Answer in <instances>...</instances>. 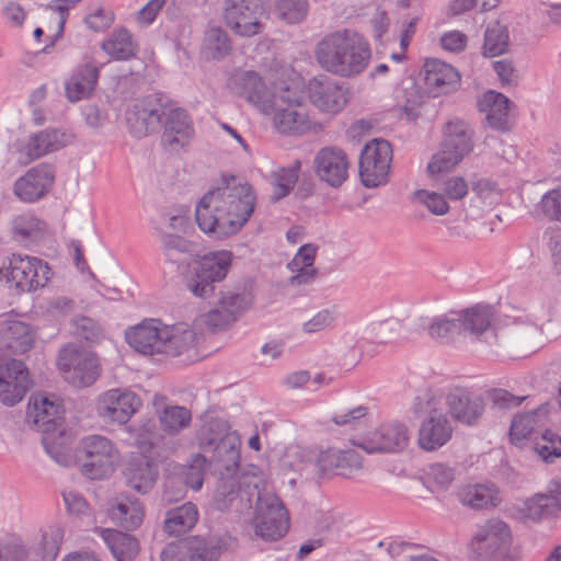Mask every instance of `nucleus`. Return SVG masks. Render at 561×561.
<instances>
[{"label":"nucleus","instance_id":"obj_1","mask_svg":"<svg viewBox=\"0 0 561 561\" xmlns=\"http://www.w3.org/2000/svg\"><path fill=\"white\" fill-rule=\"evenodd\" d=\"M224 186L207 192L198 202L195 219L198 228L216 240L236 234L252 216L256 196L248 183Z\"/></svg>","mask_w":561,"mask_h":561},{"label":"nucleus","instance_id":"obj_2","mask_svg":"<svg viewBox=\"0 0 561 561\" xmlns=\"http://www.w3.org/2000/svg\"><path fill=\"white\" fill-rule=\"evenodd\" d=\"M370 55L368 42L353 30H340L328 34L314 49L319 66L343 78L360 75L367 68Z\"/></svg>","mask_w":561,"mask_h":561},{"label":"nucleus","instance_id":"obj_3","mask_svg":"<svg viewBox=\"0 0 561 561\" xmlns=\"http://www.w3.org/2000/svg\"><path fill=\"white\" fill-rule=\"evenodd\" d=\"M195 332L187 325H167L157 319H146L128 329L125 340L144 355L179 356L195 345Z\"/></svg>","mask_w":561,"mask_h":561},{"label":"nucleus","instance_id":"obj_4","mask_svg":"<svg viewBox=\"0 0 561 561\" xmlns=\"http://www.w3.org/2000/svg\"><path fill=\"white\" fill-rule=\"evenodd\" d=\"M267 114H274V126L282 134H305L311 127L304 95L297 88L285 87L272 95Z\"/></svg>","mask_w":561,"mask_h":561},{"label":"nucleus","instance_id":"obj_5","mask_svg":"<svg viewBox=\"0 0 561 561\" xmlns=\"http://www.w3.org/2000/svg\"><path fill=\"white\" fill-rule=\"evenodd\" d=\"M511 543L510 526L493 517L477 527L470 541V550L481 561H516L508 554Z\"/></svg>","mask_w":561,"mask_h":561},{"label":"nucleus","instance_id":"obj_6","mask_svg":"<svg viewBox=\"0 0 561 561\" xmlns=\"http://www.w3.org/2000/svg\"><path fill=\"white\" fill-rule=\"evenodd\" d=\"M57 366L64 379L77 388L90 387L101 375V364L98 355L72 343L60 348Z\"/></svg>","mask_w":561,"mask_h":561},{"label":"nucleus","instance_id":"obj_7","mask_svg":"<svg viewBox=\"0 0 561 561\" xmlns=\"http://www.w3.org/2000/svg\"><path fill=\"white\" fill-rule=\"evenodd\" d=\"M232 263V253L227 250L205 254L196 262L187 276L185 286L195 297L207 299L214 295L215 286L225 279Z\"/></svg>","mask_w":561,"mask_h":561},{"label":"nucleus","instance_id":"obj_8","mask_svg":"<svg viewBox=\"0 0 561 561\" xmlns=\"http://www.w3.org/2000/svg\"><path fill=\"white\" fill-rule=\"evenodd\" d=\"M64 410L60 404L43 394H33L27 408V421L43 433L42 443L46 451L61 463L57 453H54L57 436L64 433Z\"/></svg>","mask_w":561,"mask_h":561},{"label":"nucleus","instance_id":"obj_9","mask_svg":"<svg viewBox=\"0 0 561 561\" xmlns=\"http://www.w3.org/2000/svg\"><path fill=\"white\" fill-rule=\"evenodd\" d=\"M53 271L42 259L13 253L8 259L7 279L23 293H33L47 285Z\"/></svg>","mask_w":561,"mask_h":561},{"label":"nucleus","instance_id":"obj_10","mask_svg":"<svg viewBox=\"0 0 561 561\" xmlns=\"http://www.w3.org/2000/svg\"><path fill=\"white\" fill-rule=\"evenodd\" d=\"M392 160L391 145L385 139H373L360 152L358 172L365 187L371 188L385 184Z\"/></svg>","mask_w":561,"mask_h":561},{"label":"nucleus","instance_id":"obj_11","mask_svg":"<svg viewBox=\"0 0 561 561\" xmlns=\"http://www.w3.org/2000/svg\"><path fill=\"white\" fill-rule=\"evenodd\" d=\"M255 496V535L266 541L283 538L289 529V516L284 504L274 494Z\"/></svg>","mask_w":561,"mask_h":561},{"label":"nucleus","instance_id":"obj_12","mask_svg":"<svg viewBox=\"0 0 561 561\" xmlns=\"http://www.w3.org/2000/svg\"><path fill=\"white\" fill-rule=\"evenodd\" d=\"M225 21L237 35L251 37L263 31L266 0H226Z\"/></svg>","mask_w":561,"mask_h":561},{"label":"nucleus","instance_id":"obj_13","mask_svg":"<svg viewBox=\"0 0 561 561\" xmlns=\"http://www.w3.org/2000/svg\"><path fill=\"white\" fill-rule=\"evenodd\" d=\"M84 456L82 472L91 480H102L114 472L117 450L112 442L101 435H90L81 442Z\"/></svg>","mask_w":561,"mask_h":561},{"label":"nucleus","instance_id":"obj_14","mask_svg":"<svg viewBox=\"0 0 561 561\" xmlns=\"http://www.w3.org/2000/svg\"><path fill=\"white\" fill-rule=\"evenodd\" d=\"M256 485L236 477L222 478L218 481L214 496V508L219 512H234L243 515L252 510L253 497L257 495Z\"/></svg>","mask_w":561,"mask_h":561},{"label":"nucleus","instance_id":"obj_15","mask_svg":"<svg viewBox=\"0 0 561 561\" xmlns=\"http://www.w3.org/2000/svg\"><path fill=\"white\" fill-rule=\"evenodd\" d=\"M495 337L504 347L516 355L526 356L539 350L543 344V328L540 323L517 319Z\"/></svg>","mask_w":561,"mask_h":561},{"label":"nucleus","instance_id":"obj_16","mask_svg":"<svg viewBox=\"0 0 561 561\" xmlns=\"http://www.w3.org/2000/svg\"><path fill=\"white\" fill-rule=\"evenodd\" d=\"M141 405V399L135 392L115 388L100 396L96 411L105 421L126 424Z\"/></svg>","mask_w":561,"mask_h":561},{"label":"nucleus","instance_id":"obj_17","mask_svg":"<svg viewBox=\"0 0 561 561\" xmlns=\"http://www.w3.org/2000/svg\"><path fill=\"white\" fill-rule=\"evenodd\" d=\"M314 472L319 479L341 476L351 478L362 469V457L353 448L339 449L330 447L319 453L316 458Z\"/></svg>","mask_w":561,"mask_h":561},{"label":"nucleus","instance_id":"obj_18","mask_svg":"<svg viewBox=\"0 0 561 561\" xmlns=\"http://www.w3.org/2000/svg\"><path fill=\"white\" fill-rule=\"evenodd\" d=\"M168 105L161 99L148 96L136 102L127 113V124L136 138H142L161 127L162 116L167 114Z\"/></svg>","mask_w":561,"mask_h":561},{"label":"nucleus","instance_id":"obj_19","mask_svg":"<svg viewBox=\"0 0 561 561\" xmlns=\"http://www.w3.org/2000/svg\"><path fill=\"white\" fill-rule=\"evenodd\" d=\"M307 89L311 103L321 112L335 114L347 103L346 89L325 75L313 77Z\"/></svg>","mask_w":561,"mask_h":561},{"label":"nucleus","instance_id":"obj_20","mask_svg":"<svg viewBox=\"0 0 561 561\" xmlns=\"http://www.w3.org/2000/svg\"><path fill=\"white\" fill-rule=\"evenodd\" d=\"M55 168L49 163H41L19 178L13 186L14 195L22 202L33 203L44 197L53 187Z\"/></svg>","mask_w":561,"mask_h":561},{"label":"nucleus","instance_id":"obj_21","mask_svg":"<svg viewBox=\"0 0 561 561\" xmlns=\"http://www.w3.org/2000/svg\"><path fill=\"white\" fill-rule=\"evenodd\" d=\"M409 432L401 423H388L369 432L363 437L358 447L366 453H397L403 450L409 443Z\"/></svg>","mask_w":561,"mask_h":561},{"label":"nucleus","instance_id":"obj_22","mask_svg":"<svg viewBox=\"0 0 561 561\" xmlns=\"http://www.w3.org/2000/svg\"><path fill=\"white\" fill-rule=\"evenodd\" d=\"M431 415L423 421L419 430V445L422 449L433 451L444 446L453 434V427L443 413H437L434 408L436 399L432 391L425 393Z\"/></svg>","mask_w":561,"mask_h":561},{"label":"nucleus","instance_id":"obj_23","mask_svg":"<svg viewBox=\"0 0 561 561\" xmlns=\"http://www.w3.org/2000/svg\"><path fill=\"white\" fill-rule=\"evenodd\" d=\"M317 176L331 187H340L348 178L350 161L345 151L337 147H324L314 157Z\"/></svg>","mask_w":561,"mask_h":561},{"label":"nucleus","instance_id":"obj_24","mask_svg":"<svg viewBox=\"0 0 561 561\" xmlns=\"http://www.w3.org/2000/svg\"><path fill=\"white\" fill-rule=\"evenodd\" d=\"M27 368L19 359H0V402L13 407L27 390Z\"/></svg>","mask_w":561,"mask_h":561},{"label":"nucleus","instance_id":"obj_25","mask_svg":"<svg viewBox=\"0 0 561 561\" xmlns=\"http://www.w3.org/2000/svg\"><path fill=\"white\" fill-rule=\"evenodd\" d=\"M423 72L425 90L432 98L453 93L460 85V75L456 68L439 59H426Z\"/></svg>","mask_w":561,"mask_h":561},{"label":"nucleus","instance_id":"obj_26","mask_svg":"<svg viewBox=\"0 0 561 561\" xmlns=\"http://www.w3.org/2000/svg\"><path fill=\"white\" fill-rule=\"evenodd\" d=\"M446 405L451 417L463 424L474 425L484 412L481 397L465 388H454L446 396Z\"/></svg>","mask_w":561,"mask_h":561},{"label":"nucleus","instance_id":"obj_27","mask_svg":"<svg viewBox=\"0 0 561 561\" xmlns=\"http://www.w3.org/2000/svg\"><path fill=\"white\" fill-rule=\"evenodd\" d=\"M162 144L171 151L183 149L193 136V126L184 108L168 106Z\"/></svg>","mask_w":561,"mask_h":561},{"label":"nucleus","instance_id":"obj_28","mask_svg":"<svg viewBox=\"0 0 561 561\" xmlns=\"http://www.w3.org/2000/svg\"><path fill=\"white\" fill-rule=\"evenodd\" d=\"M233 92L259 107L263 113H268L272 106V95L266 91L261 77L254 71H242L231 79Z\"/></svg>","mask_w":561,"mask_h":561},{"label":"nucleus","instance_id":"obj_29","mask_svg":"<svg viewBox=\"0 0 561 561\" xmlns=\"http://www.w3.org/2000/svg\"><path fill=\"white\" fill-rule=\"evenodd\" d=\"M549 404L545 403L526 413L517 414L511 424V442L520 446L525 439L535 438L548 423Z\"/></svg>","mask_w":561,"mask_h":561},{"label":"nucleus","instance_id":"obj_30","mask_svg":"<svg viewBox=\"0 0 561 561\" xmlns=\"http://www.w3.org/2000/svg\"><path fill=\"white\" fill-rule=\"evenodd\" d=\"M69 141L70 136L58 128H47L33 134L22 151L27 158L25 163L57 151L67 146Z\"/></svg>","mask_w":561,"mask_h":561},{"label":"nucleus","instance_id":"obj_31","mask_svg":"<svg viewBox=\"0 0 561 561\" xmlns=\"http://www.w3.org/2000/svg\"><path fill=\"white\" fill-rule=\"evenodd\" d=\"M236 539L228 535H216L208 538L187 537L191 561H218L224 551L230 549Z\"/></svg>","mask_w":561,"mask_h":561},{"label":"nucleus","instance_id":"obj_32","mask_svg":"<svg viewBox=\"0 0 561 561\" xmlns=\"http://www.w3.org/2000/svg\"><path fill=\"white\" fill-rule=\"evenodd\" d=\"M99 73V67L93 62L78 66L65 83L67 99L70 102H78L89 98L96 88Z\"/></svg>","mask_w":561,"mask_h":561},{"label":"nucleus","instance_id":"obj_33","mask_svg":"<svg viewBox=\"0 0 561 561\" xmlns=\"http://www.w3.org/2000/svg\"><path fill=\"white\" fill-rule=\"evenodd\" d=\"M462 330L476 337L488 333L496 320V310L491 305L477 304L458 311Z\"/></svg>","mask_w":561,"mask_h":561},{"label":"nucleus","instance_id":"obj_34","mask_svg":"<svg viewBox=\"0 0 561 561\" xmlns=\"http://www.w3.org/2000/svg\"><path fill=\"white\" fill-rule=\"evenodd\" d=\"M145 510L140 501L128 495H119L108 510L110 518L127 530L138 528L144 519Z\"/></svg>","mask_w":561,"mask_h":561},{"label":"nucleus","instance_id":"obj_35","mask_svg":"<svg viewBox=\"0 0 561 561\" xmlns=\"http://www.w3.org/2000/svg\"><path fill=\"white\" fill-rule=\"evenodd\" d=\"M124 476L129 488L146 494L156 483L158 469L150 459L142 456L127 463Z\"/></svg>","mask_w":561,"mask_h":561},{"label":"nucleus","instance_id":"obj_36","mask_svg":"<svg viewBox=\"0 0 561 561\" xmlns=\"http://www.w3.org/2000/svg\"><path fill=\"white\" fill-rule=\"evenodd\" d=\"M473 131L467 123L460 119L450 121L445 125L442 148H447L461 159L468 156L473 149Z\"/></svg>","mask_w":561,"mask_h":561},{"label":"nucleus","instance_id":"obj_37","mask_svg":"<svg viewBox=\"0 0 561 561\" xmlns=\"http://www.w3.org/2000/svg\"><path fill=\"white\" fill-rule=\"evenodd\" d=\"M198 520V511L195 504L186 502L178 507L167 511L163 520V530L169 536L179 537L190 531Z\"/></svg>","mask_w":561,"mask_h":561},{"label":"nucleus","instance_id":"obj_38","mask_svg":"<svg viewBox=\"0 0 561 561\" xmlns=\"http://www.w3.org/2000/svg\"><path fill=\"white\" fill-rule=\"evenodd\" d=\"M458 497L461 504L474 510L495 507L501 502L499 490L492 483L467 485L459 491Z\"/></svg>","mask_w":561,"mask_h":561},{"label":"nucleus","instance_id":"obj_39","mask_svg":"<svg viewBox=\"0 0 561 561\" xmlns=\"http://www.w3.org/2000/svg\"><path fill=\"white\" fill-rule=\"evenodd\" d=\"M11 226L13 240L24 245L43 239L47 229L46 222L31 213L15 216Z\"/></svg>","mask_w":561,"mask_h":561},{"label":"nucleus","instance_id":"obj_40","mask_svg":"<svg viewBox=\"0 0 561 561\" xmlns=\"http://www.w3.org/2000/svg\"><path fill=\"white\" fill-rule=\"evenodd\" d=\"M157 400L158 397H156L154 400L157 416L161 430L165 434L174 436L191 426L192 413L187 408L173 404H165L162 408H159Z\"/></svg>","mask_w":561,"mask_h":561},{"label":"nucleus","instance_id":"obj_41","mask_svg":"<svg viewBox=\"0 0 561 561\" xmlns=\"http://www.w3.org/2000/svg\"><path fill=\"white\" fill-rule=\"evenodd\" d=\"M1 343L13 354H24L33 347L34 336L28 324L12 320L2 330Z\"/></svg>","mask_w":561,"mask_h":561},{"label":"nucleus","instance_id":"obj_42","mask_svg":"<svg viewBox=\"0 0 561 561\" xmlns=\"http://www.w3.org/2000/svg\"><path fill=\"white\" fill-rule=\"evenodd\" d=\"M103 539L116 561H133L139 552L138 540L126 533L104 529Z\"/></svg>","mask_w":561,"mask_h":561},{"label":"nucleus","instance_id":"obj_43","mask_svg":"<svg viewBox=\"0 0 561 561\" xmlns=\"http://www.w3.org/2000/svg\"><path fill=\"white\" fill-rule=\"evenodd\" d=\"M510 104L508 98L500 92L488 91L484 93L481 106L488 107L486 121L492 128L497 130L507 128Z\"/></svg>","mask_w":561,"mask_h":561},{"label":"nucleus","instance_id":"obj_44","mask_svg":"<svg viewBox=\"0 0 561 561\" xmlns=\"http://www.w3.org/2000/svg\"><path fill=\"white\" fill-rule=\"evenodd\" d=\"M254 295L245 287H229L220 290L217 304L238 320L253 304Z\"/></svg>","mask_w":561,"mask_h":561},{"label":"nucleus","instance_id":"obj_45","mask_svg":"<svg viewBox=\"0 0 561 561\" xmlns=\"http://www.w3.org/2000/svg\"><path fill=\"white\" fill-rule=\"evenodd\" d=\"M101 48L115 60H128L136 56L137 46L126 28L114 31Z\"/></svg>","mask_w":561,"mask_h":561},{"label":"nucleus","instance_id":"obj_46","mask_svg":"<svg viewBox=\"0 0 561 561\" xmlns=\"http://www.w3.org/2000/svg\"><path fill=\"white\" fill-rule=\"evenodd\" d=\"M428 335L440 344H454L460 341L463 330L459 314L456 318L440 316L428 325Z\"/></svg>","mask_w":561,"mask_h":561},{"label":"nucleus","instance_id":"obj_47","mask_svg":"<svg viewBox=\"0 0 561 561\" xmlns=\"http://www.w3.org/2000/svg\"><path fill=\"white\" fill-rule=\"evenodd\" d=\"M240 437L236 432L226 435L214 448H209L211 460L221 462L227 471L239 466Z\"/></svg>","mask_w":561,"mask_h":561},{"label":"nucleus","instance_id":"obj_48","mask_svg":"<svg viewBox=\"0 0 561 561\" xmlns=\"http://www.w3.org/2000/svg\"><path fill=\"white\" fill-rule=\"evenodd\" d=\"M162 247L168 262L180 266H186L193 256V245L186 239L165 234L162 237Z\"/></svg>","mask_w":561,"mask_h":561},{"label":"nucleus","instance_id":"obj_49","mask_svg":"<svg viewBox=\"0 0 561 561\" xmlns=\"http://www.w3.org/2000/svg\"><path fill=\"white\" fill-rule=\"evenodd\" d=\"M300 168L301 162L295 160L288 167L279 168L273 172L272 201L277 202L289 194L298 181Z\"/></svg>","mask_w":561,"mask_h":561},{"label":"nucleus","instance_id":"obj_50","mask_svg":"<svg viewBox=\"0 0 561 561\" xmlns=\"http://www.w3.org/2000/svg\"><path fill=\"white\" fill-rule=\"evenodd\" d=\"M230 432V425L226 420L210 419L198 431V445L204 453H208L209 448H214Z\"/></svg>","mask_w":561,"mask_h":561},{"label":"nucleus","instance_id":"obj_51","mask_svg":"<svg viewBox=\"0 0 561 561\" xmlns=\"http://www.w3.org/2000/svg\"><path fill=\"white\" fill-rule=\"evenodd\" d=\"M531 448L542 461L551 463L561 457V435L543 430L539 437H535Z\"/></svg>","mask_w":561,"mask_h":561},{"label":"nucleus","instance_id":"obj_52","mask_svg":"<svg viewBox=\"0 0 561 561\" xmlns=\"http://www.w3.org/2000/svg\"><path fill=\"white\" fill-rule=\"evenodd\" d=\"M510 36L507 27L495 22L488 25L484 33L483 55L494 57L506 53Z\"/></svg>","mask_w":561,"mask_h":561},{"label":"nucleus","instance_id":"obj_53","mask_svg":"<svg viewBox=\"0 0 561 561\" xmlns=\"http://www.w3.org/2000/svg\"><path fill=\"white\" fill-rule=\"evenodd\" d=\"M64 540V529L54 525L48 527L42 535V540L36 548L39 561H55Z\"/></svg>","mask_w":561,"mask_h":561},{"label":"nucleus","instance_id":"obj_54","mask_svg":"<svg viewBox=\"0 0 561 561\" xmlns=\"http://www.w3.org/2000/svg\"><path fill=\"white\" fill-rule=\"evenodd\" d=\"M308 8L307 0H277L274 13L286 24H298L306 19Z\"/></svg>","mask_w":561,"mask_h":561},{"label":"nucleus","instance_id":"obj_55","mask_svg":"<svg viewBox=\"0 0 561 561\" xmlns=\"http://www.w3.org/2000/svg\"><path fill=\"white\" fill-rule=\"evenodd\" d=\"M205 46L213 59H221L231 49L228 35L220 27H210L206 32Z\"/></svg>","mask_w":561,"mask_h":561},{"label":"nucleus","instance_id":"obj_56","mask_svg":"<svg viewBox=\"0 0 561 561\" xmlns=\"http://www.w3.org/2000/svg\"><path fill=\"white\" fill-rule=\"evenodd\" d=\"M73 332L77 337L89 343H98L103 337L100 324L92 318L80 316L72 320Z\"/></svg>","mask_w":561,"mask_h":561},{"label":"nucleus","instance_id":"obj_57","mask_svg":"<svg viewBox=\"0 0 561 561\" xmlns=\"http://www.w3.org/2000/svg\"><path fill=\"white\" fill-rule=\"evenodd\" d=\"M461 156L456 154L447 148L440 150L432 157V160L427 164V172L434 176L436 174L451 171L461 161Z\"/></svg>","mask_w":561,"mask_h":561},{"label":"nucleus","instance_id":"obj_58","mask_svg":"<svg viewBox=\"0 0 561 561\" xmlns=\"http://www.w3.org/2000/svg\"><path fill=\"white\" fill-rule=\"evenodd\" d=\"M523 516L530 520H539L553 513L549 499L546 494H536L527 499L520 508Z\"/></svg>","mask_w":561,"mask_h":561},{"label":"nucleus","instance_id":"obj_59","mask_svg":"<svg viewBox=\"0 0 561 561\" xmlns=\"http://www.w3.org/2000/svg\"><path fill=\"white\" fill-rule=\"evenodd\" d=\"M202 321L209 331L219 332L228 329L237 320L216 302L213 309L202 316Z\"/></svg>","mask_w":561,"mask_h":561},{"label":"nucleus","instance_id":"obj_60","mask_svg":"<svg viewBox=\"0 0 561 561\" xmlns=\"http://www.w3.org/2000/svg\"><path fill=\"white\" fill-rule=\"evenodd\" d=\"M414 198L435 216L446 215L449 210V206L444 196L438 193L417 190L414 192Z\"/></svg>","mask_w":561,"mask_h":561},{"label":"nucleus","instance_id":"obj_61","mask_svg":"<svg viewBox=\"0 0 561 561\" xmlns=\"http://www.w3.org/2000/svg\"><path fill=\"white\" fill-rule=\"evenodd\" d=\"M205 468L206 458L201 454L195 455L184 473L185 484L195 491L199 490L204 482Z\"/></svg>","mask_w":561,"mask_h":561},{"label":"nucleus","instance_id":"obj_62","mask_svg":"<svg viewBox=\"0 0 561 561\" xmlns=\"http://www.w3.org/2000/svg\"><path fill=\"white\" fill-rule=\"evenodd\" d=\"M335 319V308L322 309L302 324V331L309 334L320 332L331 327Z\"/></svg>","mask_w":561,"mask_h":561},{"label":"nucleus","instance_id":"obj_63","mask_svg":"<svg viewBox=\"0 0 561 561\" xmlns=\"http://www.w3.org/2000/svg\"><path fill=\"white\" fill-rule=\"evenodd\" d=\"M539 206L546 217L561 222V186L547 192Z\"/></svg>","mask_w":561,"mask_h":561},{"label":"nucleus","instance_id":"obj_64","mask_svg":"<svg viewBox=\"0 0 561 561\" xmlns=\"http://www.w3.org/2000/svg\"><path fill=\"white\" fill-rule=\"evenodd\" d=\"M547 248L550 253L553 270L561 273V229L550 228L545 232Z\"/></svg>","mask_w":561,"mask_h":561}]
</instances>
